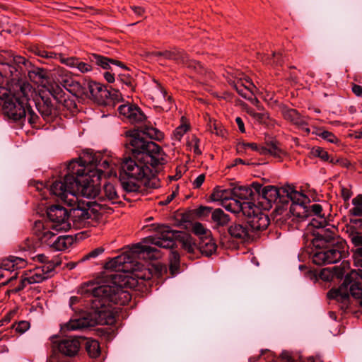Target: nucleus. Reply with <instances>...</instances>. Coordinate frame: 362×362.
<instances>
[{"label": "nucleus", "mask_w": 362, "mask_h": 362, "mask_svg": "<svg viewBox=\"0 0 362 362\" xmlns=\"http://www.w3.org/2000/svg\"><path fill=\"white\" fill-rule=\"evenodd\" d=\"M188 126L187 124H181L177 127L173 132V137L176 141H180L184 134L187 132Z\"/></svg>", "instance_id": "obj_52"}, {"label": "nucleus", "mask_w": 362, "mask_h": 362, "mask_svg": "<svg viewBox=\"0 0 362 362\" xmlns=\"http://www.w3.org/2000/svg\"><path fill=\"white\" fill-rule=\"evenodd\" d=\"M90 323L85 318L71 320L64 324L62 328L65 330H77L90 326Z\"/></svg>", "instance_id": "obj_35"}, {"label": "nucleus", "mask_w": 362, "mask_h": 362, "mask_svg": "<svg viewBox=\"0 0 362 362\" xmlns=\"http://www.w3.org/2000/svg\"><path fill=\"white\" fill-rule=\"evenodd\" d=\"M47 217L51 222L50 228L56 231H67L71 228L67 210L59 206L53 205L48 208Z\"/></svg>", "instance_id": "obj_10"}, {"label": "nucleus", "mask_w": 362, "mask_h": 362, "mask_svg": "<svg viewBox=\"0 0 362 362\" xmlns=\"http://www.w3.org/2000/svg\"><path fill=\"white\" fill-rule=\"evenodd\" d=\"M327 297L329 299H336L338 301L344 302L349 298L346 286H341L337 289H331L327 293Z\"/></svg>", "instance_id": "obj_36"}, {"label": "nucleus", "mask_w": 362, "mask_h": 362, "mask_svg": "<svg viewBox=\"0 0 362 362\" xmlns=\"http://www.w3.org/2000/svg\"><path fill=\"white\" fill-rule=\"evenodd\" d=\"M28 76L33 81L40 80L45 78L44 70L39 68H35L29 71Z\"/></svg>", "instance_id": "obj_51"}, {"label": "nucleus", "mask_w": 362, "mask_h": 362, "mask_svg": "<svg viewBox=\"0 0 362 362\" xmlns=\"http://www.w3.org/2000/svg\"><path fill=\"white\" fill-rule=\"evenodd\" d=\"M11 327H15L16 332L23 334L29 329L30 323L28 321H20L17 325H13Z\"/></svg>", "instance_id": "obj_55"}, {"label": "nucleus", "mask_w": 362, "mask_h": 362, "mask_svg": "<svg viewBox=\"0 0 362 362\" xmlns=\"http://www.w3.org/2000/svg\"><path fill=\"white\" fill-rule=\"evenodd\" d=\"M318 135L320 136H321L323 139H325L330 143L335 144V143L338 142L337 137L330 132L323 130V131L320 132L318 133Z\"/></svg>", "instance_id": "obj_54"}, {"label": "nucleus", "mask_w": 362, "mask_h": 362, "mask_svg": "<svg viewBox=\"0 0 362 362\" xmlns=\"http://www.w3.org/2000/svg\"><path fill=\"white\" fill-rule=\"evenodd\" d=\"M55 347L62 354L67 356L76 355L81 347V342L78 338H67L60 340L56 344Z\"/></svg>", "instance_id": "obj_18"}, {"label": "nucleus", "mask_w": 362, "mask_h": 362, "mask_svg": "<svg viewBox=\"0 0 362 362\" xmlns=\"http://www.w3.org/2000/svg\"><path fill=\"white\" fill-rule=\"evenodd\" d=\"M151 230L154 231V237L146 238V242H150L153 245H138L140 251L146 253L148 257L157 259L160 257L159 252L156 247L172 248L175 245V240H180L182 247L189 253H194L197 246L192 238L185 233L175 230L170 226L160 224H152Z\"/></svg>", "instance_id": "obj_4"}, {"label": "nucleus", "mask_w": 362, "mask_h": 362, "mask_svg": "<svg viewBox=\"0 0 362 362\" xmlns=\"http://www.w3.org/2000/svg\"><path fill=\"white\" fill-rule=\"evenodd\" d=\"M132 268L123 279V285L125 286L134 287L138 284V280H148L153 276V272L158 270L159 265H151L146 267L140 263L132 261Z\"/></svg>", "instance_id": "obj_9"}, {"label": "nucleus", "mask_w": 362, "mask_h": 362, "mask_svg": "<svg viewBox=\"0 0 362 362\" xmlns=\"http://www.w3.org/2000/svg\"><path fill=\"white\" fill-rule=\"evenodd\" d=\"M104 252V249L102 247H97L90 252H88L87 255H86L82 259L81 262H83L85 260L89 259L90 258H95L100 255H101Z\"/></svg>", "instance_id": "obj_56"}, {"label": "nucleus", "mask_w": 362, "mask_h": 362, "mask_svg": "<svg viewBox=\"0 0 362 362\" xmlns=\"http://www.w3.org/2000/svg\"><path fill=\"white\" fill-rule=\"evenodd\" d=\"M352 208L349 212L355 216H362V194H359L351 200Z\"/></svg>", "instance_id": "obj_43"}, {"label": "nucleus", "mask_w": 362, "mask_h": 362, "mask_svg": "<svg viewBox=\"0 0 362 362\" xmlns=\"http://www.w3.org/2000/svg\"><path fill=\"white\" fill-rule=\"evenodd\" d=\"M310 153L314 157H318L323 161H327L329 163L330 156L328 153L323 148L320 147H314L312 148Z\"/></svg>", "instance_id": "obj_47"}, {"label": "nucleus", "mask_w": 362, "mask_h": 362, "mask_svg": "<svg viewBox=\"0 0 362 362\" xmlns=\"http://www.w3.org/2000/svg\"><path fill=\"white\" fill-rule=\"evenodd\" d=\"M54 78L66 90L70 88L79 86V83L76 82L70 71L62 67H58L54 70Z\"/></svg>", "instance_id": "obj_20"}, {"label": "nucleus", "mask_w": 362, "mask_h": 362, "mask_svg": "<svg viewBox=\"0 0 362 362\" xmlns=\"http://www.w3.org/2000/svg\"><path fill=\"white\" fill-rule=\"evenodd\" d=\"M357 255L361 259H356V264L359 267L357 272H353L351 275L356 274L362 280V247L356 250Z\"/></svg>", "instance_id": "obj_58"}, {"label": "nucleus", "mask_w": 362, "mask_h": 362, "mask_svg": "<svg viewBox=\"0 0 362 362\" xmlns=\"http://www.w3.org/2000/svg\"><path fill=\"white\" fill-rule=\"evenodd\" d=\"M205 180L204 174L199 175L192 182L193 187L197 189L202 186Z\"/></svg>", "instance_id": "obj_64"}, {"label": "nucleus", "mask_w": 362, "mask_h": 362, "mask_svg": "<svg viewBox=\"0 0 362 362\" xmlns=\"http://www.w3.org/2000/svg\"><path fill=\"white\" fill-rule=\"evenodd\" d=\"M6 54L8 58L1 55V72H4L5 77L13 76L18 72L21 64H25L26 61L21 56H13L8 53ZM2 76L3 73H1Z\"/></svg>", "instance_id": "obj_14"}, {"label": "nucleus", "mask_w": 362, "mask_h": 362, "mask_svg": "<svg viewBox=\"0 0 362 362\" xmlns=\"http://www.w3.org/2000/svg\"><path fill=\"white\" fill-rule=\"evenodd\" d=\"M78 61V59L76 57H64L62 56L60 57V62L62 64H64L71 68H75Z\"/></svg>", "instance_id": "obj_59"}, {"label": "nucleus", "mask_w": 362, "mask_h": 362, "mask_svg": "<svg viewBox=\"0 0 362 362\" xmlns=\"http://www.w3.org/2000/svg\"><path fill=\"white\" fill-rule=\"evenodd\" d=\"M17 276V272H10L9 273L4 272L1 271V279L5 278L4 281H1V285H6Z\"/></svg>", "instance_id": "obj_62"}, {"label": "nucleus", "mask_w": 362, "mask_h": 362, "mask_svg": "<svg viewBox=\"0 0 362 362\" xmlns=\"http://www.w3.org/2000/svg\"><path fill=\"white\" fill-rule=\"evenodd\" d=\"M88 90L93 99L98 103H105L110 94L105 86L100 83L91 81L88 83Z\"/></svg>", "instance_id": "obj_22"}, {"label": "nucleus", "mask_w": 362, "mask_h": 362, "mask_svg": "<svg viewBox=\"0 0 362 362\" xmlns=\"http://www.w3.org/2000/svg\"><path fill=\"white\" fill-rule=\"evenodd\" d=\"M329 163L333 165H337L346 168H349L351 167V163L349 160L340 157H332L330 158Z\"/></svg>", "instance_id": "obj_50"}, {"label": "nucleus", "mask_w": 362, "mask_h": 362, "mask_svg": "<svg viewBox=\"0 0 362 362\" xmlns=\"http://www.w3.org/2000/svg\"><path fill=\"white\" fill-rule=\"evenodd\" d=\"M199 249L202 255L205 256H211L216 250V245L211 237L202 236L199 243Z\"/></svg>", "instance_id": "obj_29"}, {"label": "nucleus", "mask_w": 362, "mask_h": 362, "mask_svg": "<svg viewBox=\"0 0 362 362\" xmlns=\"http://www.w3.org/2000/svg\"><path fill=\"white\" fill-rule=\"evenodd\" d=\"M132 264V257L129 252H124L105 263V268L116 272L129 273Z\"/></svg>", "instance_id": "obj_15"}, {"label": "nucleus", "mask_w": 362, "mask_h": 362, "mask_svg": "<svg viewBox=\"0 0 362 362\" xmlns=\"http://www.w3.org/2000/svg\"><path fill=\"white\" fill-rule=\"evenodd\" d=\"M33 260L35 262H38L44 264H47V263H57V265L59 264V262L54 261V260H49V258L44 254H38L33 257Z\"/></svg>", "instance_id": "obj_60"}, {"label": "nucleus", "mask_w": 362, "mask_h": 362, "mask_svg": "<svg viewBox=\"0 0 362 362\" xmlns=\"http://www.w3.org/2000/svg\"><path fill=\"white\" fill-rule=\"evenodd\" d=\"M121 184L123 189L128 192H136L139 191L141 184H144V181L141 180H121Z\"/></svg>", "instance_id": "obj_42"}, {"label": "nucleus", "mask_w": 362, "mask_h": 362, "mask_svg": "<svg viewBox=\"0 0 362 362\" xmlns=\"http://www.w3.org/2000/svg\"><path fill=\"white\" fill-rule=\"evenodd\" d=\"M92 61L95 62V64L98 66H100L103 69L110 68V64H115L118 66H120L123 68H126L125 66L122 65V63L119 61H115L113 59H110L105 57H103L98 54H93Z\"/></svg>", "instance_id": "obj_37"}, {"label": "nucleus", "mask_w": 362, "mask_h": 362, "mask_svg": "<svg viewBox=\"0 0 362 362\" xmlns=\"http://www.w3.org/2000/svg\"><path fill=\"white\" fill-rule=\"evenodd\" d=\"M93 163H86V166H90L92 169H97L98 165L99 163L102 164L103 161H107L109 163V167L106 168L105 169L103 168V170L100 172V177L103 175L105 177H116L117 176V169L119 164H120L119 160H113L112 159L108 160L107 158L105 159H101L100 154H93ZM90 160H93L91 158ZM100 180V179H99ZM100 180H98L95 184L99 189L98 185H99ZM97 196H100L98 197V201H105L107 203L105 204H100L97 203L96 206L99 208V210L102 212H105L107 210L110 209V207L108 206L109 204H115L116 203V200L118 199V195L117 193V191L115 189V187L113 185L110 183H107L103 187V191L100 194H99V192L96 194V196L94 197L95 198Z\"/></svg>", "instance_id": "obj_5"}, {"label": "nucleus", "mask_w": 362, "mask_h": 362, "mask_svg": "<svg viewBox=\"0 0 362 362\" xmlns=\"http://www.w3.org/2000/svg\"><path fill=\"white\" fill-rule=\"evenodd\" d=\"M252 203L250 202H241L239 199H237L235 197L231 196L228 199L221 203V206L227 211L238 214L242 212L244 216L245 214H250L251 210Z\"/></svg>", "instance_id": "obj_17"}, {"label": "nucleus", "mask_w": 362, "mask_h": 362, "mask_svg": "<svg viewBox=\"0 0 362 362\" xmlns=\"http://www.w3.org/2000/svg\"><path fill=\"white\" fill-rule=\"evenodd\" d=\"M235 88L244 98H250L255 95V86L249 78H240L235 84Z\"/></svg>", "instance_id": "obj_24"}, {"label": "nucleus", "mask_w": 362, "mask_h": 362, "mask_svg": "<svg viewBox=\"0 0 362 362\" xmlns=\"http://www.w3.org/2000/svg\"><path fill=\"white\" fill-rule=\"evenodd\" d=\"M163 57L167 59L174 60L177 63H181L189 67H195V66L192 64L193 62L189 61L188 56L185 52L179 50L164 51Z\"/></svg>", "instance_id": "obj_28"}, {"label": "nucleus", "mask_w": 362, "mask_h": 362, "mask_svg": "<svg viewBox=\"0 0 362 362\" xmlns=\"http://www.w3.org/2000/svg\"><path fill=\"white\" fill-rule=\"evenodd\" d=\"M233 196L237 199H247L252 196V189L247 186L235 187L233 189Z\"/></svg>", "instance_id": "obj_40"}, {"label": "nucleus", "mask_w": 362, "mask_h": 362, "mask_svg": "<svg viewBox=\"0 0 362 362\" xmlns=\"http://www.w3.org/2000/svg\"><path fill=\"white\" fill-rule=\"evenodd\" d=\"M247 149L257 151L262 155L267 154V148L264 146L259 147L255 143H240L237 146V150L239 153L246 151Z\"/></svg>", "instance_id": "obj_39"}, {"label": "nucleus", "mask_w": 362, "mask_h": 362, "mask_svg": "<svg viewBox=\"0 0 362 362\" xmlns=\"http://www.w3.org/2000/svg\"><path fill=\"white\" fill-rule=\"evenodd\" d=\"M62 93V90L58 86L57 90L52 93L59 104L58 108L62 111L67 110L71 113H75L77 111L75 102Z\"/></svg>", "instance_id": "obj_21"}, {"label": "nucleus", "mask_w": 362, "mask_h": 362, "mask_svg": "<svg viewBox=\"0 0 362 362\" xmlns=\"http://www.w3.org/2000/svg\"><path fill=\"white\" fill-rule=\"evenodd\" d=\"M57 266V263H47V264L34 267L23 271L20 285L14 291H21L28 286L39 284L51 278L54 275Z\"/></svg>", "instance_id": "obj_8"}, {"label": "nucleus", "mask_w": 362, "mask_h": 362, "mask_svg": "<svg viewBox=\"0 0 362 362\" xmlns=\"http://www.w3.org/2000/svg\"><path fill=\"white\" fill-rule=\"evenodd\" d=\"M345 243H339L332 248L319 251L313 256V262L315 264H335L345 255Z\"/></svg>", "instance_id": "obj_11"}, {"label": "nucleus", "mask_w": 362, "mask_h": 362, "mask_svg": "<svg viewBox=\"0 0 362 362\" xmlns=\"http://www.w3.org/2000/svg\"><path fill=\"white\" fill-rule=\"evenodd\" d=\"M93 211L83 208H73L69 215L74 227L80 228L92 224Z\"/></svg>", "instance_id": "obj_16"}, {"label": "nucleus", "mask_w": 362, "mask_h": 362, "mask_svg": "<svg viewBox=\"0 0 362 362\" xmlns=\"http://www.w3.org/2000/svg\"><path fill=\"white\" fill-rule=\"evenodd\" d=\"M25 265L26 262L24 259L11 256L1 260V271L6 273L16 272V269L23 268Z\"/></svg>", "instance_id": "obj_25"}, {"label": "nucleus", "mask_w": 362, "mask_h": 362, "mask_svg": "<svg viewBox=\"0 0 362 362\" xmlns=\"http://www.w3.org/2000/svg\"><path fill=\"white\" fill-rule=\"evenodd\" d=\"M230 235L235 238L245 240L248 236V229L245 226L233 223L228 228Z\"/></svg>", "instance_id": "obj_34"}, {"label": "nucleus", "mask_w": 362, "mask_h": 362, "mask_svg": "<svg viewBox=\"0 0 362 362\" xmlns=\"http://www.w3.org/2000/svg\"><path fill=\"white\" fill-rule=\"evenodd\" d=\"M250 214H245L247 217V223L254 230H264L269 224V218L254 203H252Z\"/></svg>", "instance_id": "obj_13"}, {"label": "nucleus", "mask_w": 362, "mask_h": 362, "mask_svg": "<svg viewBox=\"0 0 362 362\" xmlns=\"http://www.w3.org/2000/svg\"><path fill=\"white\" fill-rule=\"evenodd\" d=\"M288 196L292 202L291 204H305L309 201L308 198L305 194L295 190L291 191L288 194Z\"/></svg>", "instance_id": "obj_46"}, {"label": "nucleus", "mask_w": 362, "mask_h": 362, "mask_svg": "<svg viewBox=\"0 0 362 362\" xmlns=\"http://www.w3.org/2000/svg\"><path fill=\"white\" fill-rule=\"evenodd\" d=\"M86 349L91 358H96L100 355V349L98 341L86 339L85 342Z\"/></svg>", "instance_id": "obj_38"}, {"label": "nucleus", "mask_w": 362, "mask_h": 362, "mask_svg": "<svg viewBox=\"0 0 362 362\" xmlns=\"http://www.w3.org/2000/svg\"><path fill=\"white\" fill-rule=\"evenodd\" d=\"M41 240L50 246V243L53 242L55 238V234L52 231L47 230L43 232L41 236Z\"/></svg>", "instance_id": "obj_57"}, {"label": "nucleus", "mask_w": 362, "mask_h": 362, "mask_svg": "<svg viewBox=\"0 0 362 362\" xmlns=\"http://www.w3.org/2000/svg\"><path fill=\"white\" fill-rule=\"evenodd\" d=\"M267 148V154H271L274 156H279L281 152V150L274 144L270 145L268 147H265Z\"/></svg>", "instance_id": "obj_63"}, {"label": "nucleus", "mask_w": 362, "mask_h": 362, "mask_svg": "<svg viewBox=\"0 0 362 362\" xmlns=\"http://www.w3.org/2000/svg\"><path fill=\"white\" fill-rule=\"evenodd\" d=\"M92 152L83 153L78 160H72L68 165V173L63 180L54 182L49 187L50 192L69 206H74L78 202V196L95 197L98 192L96 182L100 177V172L109 167L107 161L99 163L97 169L86 166L93 163Z\"/></svg>", "instance_id": "obj_1"}, {"label": "nucleus", "mask_w": 362, "mask_h": 362, "mask_svg": "<svg viewBox=\"0 0 362 362\" xmlns=\"http://www.w3.org/2000/svg\"><path fill=\"white\" fill-rule=\"evenodd\" d=\"M129 144L134 158L151 160V166L157 168L166 163V156L155 142L146 141L139 134L132 136Z\"/></svg>", "instance_id": "obj_6"}, {"label": "nucleus", "mask_w": 362, "mask_h": 362, "mask_svg": "<svg viewBox=\"0 0 362 362\" xmlns=\"http://www.w3.org/2000/svg\"><path fill=\"white\" fill-rule=\"evenodd\" d=\"M289 212L291 216L298 218L299 221H302L310 216V210L308 209V206H306V204H291Z\"/></svg>", "instance_id": "obj_30"}, {"label": "nucleus", "mask_w": 362, "mask_h": 362, "mask_svg": "<svg viewBox=\"0 0 362 362\" xmlns=\"http://www.w3.org/2000/svg\"><path fill=\"white\" fill-rule=\"evenodd\" d=\"M252 187L259 194V196L267 201L269 204L276 202L279 199L280 190L274 186L262 187L260 184L253 183Z\"/></svg>", "instance_id": "obj_19"}, {"label": "nucleus", "mask_w": 362, "mask_h": 362, "mask_svg": "<svg viewBox=\"0 0 362 362\" xmlns=\"http://www.w3.org/2000/svg\"><path fill=\"white\" fill-rule=\"evenodd\" d=\"M231 196H233V189L216 187L214 189L210 199L213 202H220L221 204Z\"/></svg>", "instance_id": "obj_32"}, {"label": "nucleus", "mask_w": 362, "mask_h": 362, "mask_svg": "<svg viewBox=\"0 0 362 362\" xmlns=\"http://www.w3.org/2000/svg\"><path fill=\"white\" fill-rule=\"evenodd\" d=\"M351 295L355 298L362 297V287L358 283H354L349 288Z\"/></svg>", "instance_id": "obj_53"}, {"label": "nucleus", "mask_w": 362, "mask_h": 362, "mask_svg": "<svg viewBox=\"0 0 362 362\" xmlns=\"http://www.w3.org/2000/svg\"><path fill=\"white\" fill-rule=\"evenodd\" d=\"M284 116L286 120L291 122L299 129H303L306 133L310 132V129L308 127V118L301 116L296 110H285Z\"/></svg>", "instance_id": "obj_23"}, {"label": "nucleus", "mask_w": 362, "mask_h": 362, "mask_svg": "<svg viewBox=\"0 0 362 362\" xmlns=\"http://www.w3.org/2000/svg\"><path fill=\"white\" fill-rule=\"evenodd\" d=\"M117 275L107 284L88 281L78 288V293L90 298L91 315L98 324L112 325L117 310L113 305H125L132 298L130 293L122 285L117 284Z\"/></svg>", "instance_id": "obj_2"}, {"label": "nucleus", "mask_w": 362, "mask_h": 362, "mask_svg": "<svg viewBox=\"0 0 362 362\" xmlns=\"http://www.w3.org/2000/svg\"><path fill=\"white\" fill-rule=\"evenodd\" d=\"M81 73L85 74L92 71V66L90 64L81 62L78 59L76 67Z\"/></svg>", "instance_id": "obj_61"}, {"label": "nucleus", "mask_w": 362, "mask_h": 362, "mask_svg": "<svg viewBox=\"0 0 362 362\" xmlns=\"http://www.w3.org/2000/svg\"><path fill=\"white\" fill-rule=\"evenodd\" d=\"M37 108L43 119L47 122L52 120L57 114V110L49 99L42 98V102H38Z\"/></svg>", "instance_id": "obj_26"}, {"label": "nucleus", "mask_w": 362, "mask_h": 362, "mask_svg": "<svg viewBox=\"0 0 362 362\" xmlns=\"http://www.w3.org/2000/svg\"><path fill=\"white\" fill-rule=\"evenodd\" d=\"M208 129L211 133L214 134L217 136H223V127L221 124L216 120L209 121V123L208 124Z\"/></svg>", "instance_id": "obj_49"}, {"label": "nucleus", "mask_w": 362, "mask_h": 362, "mask_svg": "<svg viewBox=\"0 0 362 362\" xmlns=\"http://www.w3.org/2000/svg\"><path fill=\"white\" fill-rule=\"evenodd\" d=\"M73 243V238L70 235H61L57 237L50 246L57 250H64L69 248Z\"/></svg>", "instance_id": "obj_33"}, {"label": "nucleus", "mask_w": 362, "mask_h": 362, "mask_svg": "<svg viewBox=\"0 0 362 362\" xmlns=\"http://www.w3.org/2000/svg\"><path fill=\"white\" fill-rule=\"evenodd\" d=\"M180 266V255L176 251L170 252V270L173 275L175 274Z\"/></svg>", "instance_id": "obj_45"}, {"label": "nucleus", "mask_w": 362, "mask_h": 362, "mask_svg": "<svg viewBox=\"0 0 362 362\" xmlns=\"http://www.w3.org/2000/svg\"><path fill=\"white\" fill-rule=\"evenodd\" d=\"M192 231L194 234L199 236L201 240L202 236H209L211 235V231L204 228L203 224L196 222L192 226Z\"/></svg>", "instance_id": "obj_48"}, {"label": "nucleus", "mask_w": 362, "mask_h": 362, "mask_svg": "<svg viewBox=\"0 0 362 362\" xmlns=\"http://www.w3.org/2000/svg\"><path fill=\"white\" fill-rule=\"evenodd\" d=\"M117 110L120 116L130 123H141L146 119V116L141 108L136 104L127 102L118 106Z\"/></svg>", "instance_id": "obj_12"}, {"label": "nucleus", "mask_w": 362, "mask_h": 362, "mask_svg": "<svg viewBox=\"0 0 362 362\" xmlns=\"http://www.w3.org/2000/svg\"><path fill=\"white\" fill-rule=\"evenodd\" d=\"M247 113L259 124L268 125L269 124V116L264 108L261 111L256 110L251 107L246 108Z\"/></svg>", "instance_id": "obj_31"}, {"label": "nucleus", "mask_w": 362, "mask_h": 362, "mask_svg": "<svg viewBox=\"0 0 362 362\" xmlns=\"http://www.w3.org/2000/svg\"><path fill=\"white\" fill-rule=\"evenodd\" d=\"M141 133L151 139L160 140L163 138V134L156 128L150 126H144L141 129Z\"/></svg>", "instance_id": "obj_44"}, {"label": "nucleus", "mask_w": 362, "mask_h": 362, "mask_svg": "<svg viewBox=\"0 0 362 362\" xmlns=\"http://www.w3.org/2000/svg\"><path fill=\"white\" fill-rule=\"evenodd\" d=\"M151 165V160L139 158L126 159L121 163V168L130 179L144 181V185L154 177V172Z\"/></svg>", "instance_id": "obj_7"}, {"label": "nucleus", "mask_w": 362, "mask_h": 362, "mask_svg": "<svg viewBox=\"0 0 362 362\" xmlns=\"http://www.w3.org/2000/svg\"><path fill=\"white\" fill-rule=\"evenodd\" d=\"M310 210V216H315L311 221V225L315 228H323L327 225L326 218L321 214L322 207L319 204H313L308 207Z\"/></svg>", "instance_id": "obj_27"}, {"label": "nucleus", "mask_w": 362, "mask_h": 362, "mask_svg": "<svg viewBox=\"0 0 362 362\" xmlns=\"http://www.w3.org/2000/svg\"><path fill=\"white\" fill-rule=\"evenodd\" d=\"M211 218L218 226H223L229 222V216L221 209H216L212 212Z\"/></svg>", "instance_id": "obj_41"}, {"label": "nucleus", "mask_w": 362, "mask_h": 362, "mask_svg": "<svg viewBox=\"0 0 362 362\" xmlns=\"http://www.w3.org/2000/svg\"><path fill=\"white\" fill-rule=\"evenodd\" d=\"M35 94V89L28 83H16L1 93V112L9 119L28 120L35 124L38 116L31 108L29 101Z\"/></svg>", "instance_id": "obj_3"}]
</instances>
